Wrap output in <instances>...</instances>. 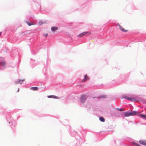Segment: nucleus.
Wrapping results in <instances>:
<instances>
[{"label": "nucleus", "instance_id": "obj_14", "mask_svg": "<svg viewBox=\"0 0 146 146\" xmlns=\"http://www.w3.org/2000/svg\"><path fill=\"white\" fill-rule=\"evenodd\" d=\"M100 120L102 122H104L105 121L104 119L102 117H101L100 118Z\"/></svg>", "mask_w": 146, "mask_h": 146}, {"label": "nucleus", "instance_id": "obj_17", "mask_svg": "<svg viewBox=\"0 0 146 146\" xmlns=\"http://www.w3.org/2000/svg\"><path fill=\"white\" fill-rule=\"evenodd\" d=\"M141 116L143 118H146V115H143V114H141Z\"/></svg>", "mask_w": 146, "mask_h": 146}, {"label": "nucleus", "instance_id": "obj_3", "mask_svg": "<svg viewBox=\"0 0 146 146\" xmlns=\"http://www.w3.org/2000/svg\"><path fill=\"white\" fill-rule=\"evenodd\" d=\"M139 142L140 144L146 146V141L145 140H140Z\"/></svg>", "mask_w": 146, "mask_h": 146}, {"label": "nucleus", "instance_id": "obj_24", "mask_svg": "<svg viewBox=\"0 0 146 146\" xmlns=\"http://www.w3.org/2000/svg\"><path fill=\"white\" fill-rule=\"evenodd\" d=\"M1 32L0 33V35H1Z\"/></svg>", "mask_w": 146, "mask_h": 146}, {"label": "nucleus", "instance_id": "obj_5", "mask_svg": "<svg viewBox=\"0 0 146 146\" xmlns=\"http://www.w3.org/2000/svg\"><path fill=\"white\" fill-rule=\"evenodd\" d=\"M120 29L122 31L124 32H126L127 31V30L125 29H124L120 25H119Z\"/></svg>", "mask_w": 146, "mask_h": 146}, {"label": "nucleus", "instance_id": "obj_18", "mask_svg": "<svg viewBox=\"0 0 146 146\" xmlns=\"http://www.w3.org/2000/svg\"><path fill=\"white\" fill-rule=\"evenodd\" d=\"M133 143L135 145H137V146H140L141 145L138 143H135V142H133Z\"/></svg>", "mask_w": 146, "mask_h": 146}, {"label": "nucleus", "instance_id": "obj_8", "mask_svg": "<svg viewBox=\"0 0 146 146\" xmlns=\"http://www.w3.org/2000/svg\"><path fill=\"white\" fill-rule=\"evenodd\" d=\"M31 89L33 91L37 90L38 88L37 87H32L31 88Z\"/></svg>", "mask_w": 146, "mask_h": 146}, {"label": "nucleus", "instance_id": "obj_13", "mask_svg": "<svg viewBox=\"0 0 146 146\" xmlns=\"http://www.w3.org/2000/svg\"><path fill=\"white\" fill-rule=\"evenodd\" d=\"M0 64L3 66H4L5 64V61H2L0 62Z\"/></svg>", "mask_w": 146, "mask_h": 146}, {"label": "nucleus", "instance_id": "obj_2", "mask_svg": "<svg viewBox=\"0 0 146 146\" xmlns=\"http://www.w3.org/2000/svg\"><path fill=\"white\" fill-rule=\"evenodd\" d=\"M86 96L85 95H83L81 97L80 101L81 102H84L86 99Z\"/></svg>", "mask_w": 146, "mask_h": 146}, {"label": "nucleus", "instance_id": "obj_9", "mask_svg": "<svg viewBox=\"0 0 146 146\" xmlns=\"http://www.w3.org/2000/svg\"><path fill=\"white\" fill-rule=\"evenodd\" d=\"M124 114L125 116L127 117L131 115L130 112H125L124 113Z\"/></svg>", "mask_w": 146, "mask_h": 146}, {"label": "nucleus", "instance_id": "obj_4", "mask_svg": "<svg viewBox=\"0 0 146 146\" xmlns=\"http://www.w3.org/2000/svg\"><path fill=\"white\" fill-rule=\"evenodd\" d=\"M89 79V77L87 76V75H86L84 77V79L82 80V82H85Z\"/></svg>", "mask_w": 146, "mask_h": 146}, {"label": "nucleus", "instance_id": "obj_6", "mask_svg": "<svg viewBox=\"0 0 146 146\" xmlns=\"http://www.w3.org/2000/svg\"><path fill=\"white\" fill-rule=\"evenodd\" d=\"M86 33H85V32H84L83 33H82L80 34L78 36V37H82L84 35H86Z\"/></svg>", "mask_w": 146, "mask_h": 146}, {"label": "nucleus", "instance_id": "obj_10", "mask_svg": "<svg viewBox=\"0 0 146 146\" xmlns=\"http://www.w3.org/2000/svg\"><path fill=\"white\" fill-rule=\"evenodd\" d=\"M58 28L56 27H53L51 28V30L52 31H54L58 29Z\"/></svg>", "mask_w": 146, "mask_h": 146}, {"label": "nucleus", "instance_id": "obj_12", "mask_svg": "<svg viewBox=\"0 0 146 146\" xmlns=\"http://www.w3.org/2000/svg\"><path fill=\"white\" fill-rule=\"evenodd\" d=\"M136 113V112L135 111H133L131 112H130L131 115H135Z\"/></svg>", "mask_w": 146, "mask_h": 146}, {"label": "nucleus", "instance_id": "obj_21", "mask_svg": "<svg viewBox=\"0 0 146 146\" xmlns=\"http://www.w3.org/2000/svg\"><path fill=\"white\" fill-rule=\"evenodd\" d=\"M42 24V22L41 21H40L38 22V24L39 25H41Z\"/></svg>", "mask_w": 146, "mask_h": 146}, {"label": "nucleus", "instance_id": "obj_1", "mask_svg": "<svg viewBox=\"0 0 146 146\" xmlns=\"http://www.w3.org/2000/svg\"><path fill=\"white\" fill-rule=\"evenodd\" d=\"M123 98L126 99L127 100H128L131 101H135L136 100V99H135V98H131V97H128L127 96H123Z\"/></svg>", "mask_w": 146, "mask_h": 146}, {"label": "nucleus", "instance_id": "obj_16", "mask_svg": "<svg viewBox=\"0 0 146 146\" xmlns=\"http://www.w3.org/2000/svg\"><path fill=\"white\" fill-rule=\"evenodd\" d=\"M27 23L29 26H31V25H34L33 23H29L28 22H27Z\"/></svg>", "mask_w": 146, "mask_h": 146}, {"label": "nucleus", "instance_id": "obj_15", "mask_svg": "<svg viewBox=\"0 0 146 146\" xmlns=\"http://www.w3.org/2000/svg\"><path fill=\"white\" fill-rule=\"evenodd\" d=\"M116 109L117 110L119 111H124V110L123 108L120 109V108H116Z\"/></svg>", "mask_w": 146, "mask_h": 146}, {"label": "nucleus", "instance_id": "obj_20", "mask_svg": "<svg viewBox=\"0 0 146 146\" xmlns=\"http://www.w3.org/2000/svg\"><path fill=\"white\" fill-rule=\"evenodd\" d=\"M85 33H86V34H88V35H90L91 33V32L89 31L85 32Z\"/></svg>", "mask_w": 146, "mask_h": 146}, {"label": "nucleus", "instance_id": "obj_11", "mask_svg": "<svg viewBox=\"0 0 146 146\" xmlns=\"http://www.w3.org/2000/svg\"><path fill=\"white\" fill-rule=\"evenodd\" d=\"M107 97V96L105 95H102L98 97V98H106Z\"/></svg>", "mask_w": 146, "mask_h": 146}, {"label": "nucleus", "instance_id": "obj_22", "mask_svg": "<svg viewBox=\"0 0 146 146\" xmlns=\"http://www.w3.org/2000/svg\"><path fill=\"white\" fill-rule=\"evenodd\" d=\"M23 82V80H20L18 82L20 83H22Z\"/></svg>", "mask_w": 146, "mask_h": 146}, {"label": "nucleus", "instance_id": "obj_19", "mask_svg": "<svg viewBox=\"0 0 146 146\" xmlns=\"http://www.w3.org/2000/svg\"><path fill=\"white\" fill-rule=\"evenodd\" d=\"M48 35V34L47 33H46V34H43V36H45V37H46Z\"/></svg>", "mask_w": 146, "mask_h": 146}, {"label": "nucleus", "instance_id": "obj_23", "mask_svg": "<svg viewBox=\"0 0 146 146\" xmlns=\"http://www.w3.org/2000/svg\"><path fill=\"white\" fill-rule=\"evenodd\" d=\"M19 88L18 89V90H17V92H19Z\"/></svg>", "mask_w": 146, "mask_h": 146}, {"label": "nucleus", "instance_id": "obj_7", "mask_svg": "<svg viewBox=\"0 0 146 146\" xmlns=\"http://www.w3.org/2000/svg\"><path fill=\"white\" fill-rule=\"evenodd\" d=\"M48 98H55V99H58V98L57 97L53 95L51 96H48Z\"/></svg>", "mask_w": 146, "mask_h": 146}]
</instances>
